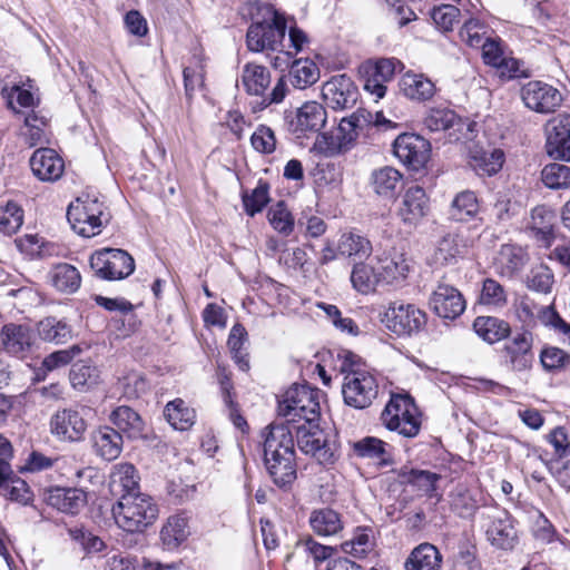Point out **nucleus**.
Returning a JSON list of instances; mask_svg holds the SVG:
<instances>
[{
  "label": "nucleus",
  "mask_w": 570,
  "mask_h": 570,
  "mask_svg": "<svg viewBox=\"0 0 570 570\" xmlns=\"http://www.w3.org/2000/svg\"><path fill=\"white\" fill-rule=\"evenodd\" d=\"M23 125L24 129L21 130L20 136L28 147H36L47 141L45 134L47 119L45 117L31 111L24 116Z\"/></svg>",
  "instance_id": "obj_49"
},
{
  "label": "nucleus",
  "mask_w": 570,
  "mask_h": 570,
  "mask_svg": "<svg viewBox=\"0 0 570 570\" xmlns=\"http://www.w3.org/2000/svg\"><path fill=\"white\" fill-rule=\"evenodd\" d=\"M450 498L452 510L461 518L472 517L478 509L476 501L471 492L462 485L456 487L451 492Z\"/></svg>",
  "instance_id": "obj_56"
},
{
  "label": "nucleus",
  "mask_w": 570,
  "mask_h": 570,
  "mask_svg": "<svg viewBox=\"0 0 570 570\" xmlns=\"http://www.w3.org/2000/svg\"><path fill=\"white\" fill-rule=\"evenodd\" d=\"M277 410L291 423L301 420L306 423L317 422L321 414L320 390L306 384H295L284 393Z\"/></svg>",
  "instance_id": "obj_5"
},
{
  "label": "nucleus",
  "mask_w": 570,
  "mask_h": 570,
  "mask_svg": "<svg viewBox=\"0 0 570 570\" xmlns=\"http://www.w3.org/2000/svg\"><path fill=\"white\" fill-rule=\"evenodd\" d=\"M482 518L488 521L485 535L492 547L504 551L514 549L518 533L514 520L507 510L490 509L482 513Z\"/></svg>",
  "instance_id": "obj_10"
},
{
  "label": "nucleus",
  "mask_w": 570,
  "mask_h": 570,
  "mask_svg": "<svg viewBox=\"0 0 570 570\" xmlns=\"http://www.w3.org/2000/svg\"><path fill=\"white\" fill-rule=\"evenodd\" d=\"M377 271L381 283L397 284L406 278L409 265L402 255H395L381 259Z\"/></svg>",
  "instance_id": "obj_48"
},
{
  "label": "nucleus",
  "mask_w": 570,
  "mask_h": 570,
  "mask_svg": "<svg viewBox=\"0 0 570 570\" xmlns=\"http://www.w3.org/2000/svg\"><path fill=\"white\" fill-rule=\"evenodd\" d=\"M322 96L330 108L344 110L354 107L358 89L348 76L340 75L323 85Z\"/></svg>",
  "instance_id": "obj_18"
},
{
  "label": "nucleus",
  "mask_w": 570,
  "mask_h": 570,
  "mask_svg": "<svg viewBox=\"0 0 570 570\" xmlns=\"http://www.w3.org/2000/svg\"><path fill=\"white\" fill-rule=\"evenodd\" d=\"M109 421L120 434L128 439H139L144 435L145 422L141 416L127 405L117 406L111 411Z\"/></svg>",
  "instance_id": "obj_28"
},
{
  "label": "nucleus",
  "mask_w": 570,
  "mask_h": 570,
  "mask_svg": "<svg viewBox=\"0 0 570 570\" xmlns=\"http://www.w3.org/2000/svg\"><path fill=\"white\" fill-rule=\"evenodd\" d=\"M373 531L367 527H357L350 540L341 544L342 551L355 558H364L374 548Z\"/></svg>",
  "instance_id": "obj_47"
},
{
  "label": "nucleus",
  "mask_w": 570,
  "mask_h": 570,
  "mask_svg": "<svg viewBox=\"0 0 570 570\" xmlns=\"http://www.w3.org/2000/svg\"><path fill=\"white\" fill-rule=\"evenodd\" d=\"M461 39L472 48H481L485 39V28L478 20H469L460 30Z\"/></svg>",
  "instance_id": "obj_64"
},
{
  "label": "nucleus",
  "mask_w": 570,
  "mask_h": 570,
  "mask_svg": "<svg viewBox=\"0 0 570 570\" xmlns=\"http://www.w3.org/2000/svg\"><path fill=\"white\" fill-rule=\"evenodd\" d=\"M370 185L376 195L394 199L403 188V175L391 166H384L372 171Z\"/></svg>",
  "instance_id": "obj_27"
},
{
  "label": "nucleus",
  "mask_w": 570,
  "mask_h": 570,
  "mask_svg": "<svg viewBox=\"0 0 570 570\" xmlns=\"http://www.w3.org/2000/svg\"><path fill=\"white\" fill-rule=\"evenodd\" d=\"M294 431L297 446L302 452L314 456L321 464L335 462L337 452L335 435L321 430L316 422H304L301 425L293 423Z\"/></svg>",
  "instance_id": "obj_7"
},
{
  "label": "nucleus",
  "mask_w": 570,
  "mask_h": 570,
  "mask_svg": "<svg viewBox=\"0 0 570 570\" xmlns=\"http://www.w3.org/2000/svg\"><path fill=\"white\" fill-rule=\"evenodd\" d=\"M400 90L412 100H428L434 95V83L423 75L407 72L400 81Z\"/></svg>",
  "instance_id": "obj_38"
},
{
  "label": "nucleus",
  "mask_w": 570,
  "mask_h": 570,
  "mask_svg": "<svg viewBox=\"0 0 570 570\" xmlns=\"http://www.w3.org/2000/svg\"><path fill=\"white\" fill-rule=\"evenodd\" d=\"M242 83L247 94L262 96L271 83V73L266 67L248 62L243 67Z\"/></svg>",
  "instance_id": "obj_37"
},
{
  "label": "nucleus",
  "mask_w": 570,
  "mask_h": 570,
  "mask_svg": "<svg viewBox=\"0 0 570 570\" xmlns=\"http://www.w3.org/2000/svg\"><path fill=\"white\" fill-rule=\"evenodd\" d=\"M351 282L353 287L362 294L374 291L375 286L381 283L377 268L364 263L355 264Z\"/></svg>",
  "instance_id": "obj_51"
},
{
  "label": "nucleus",
  "mask_w": 570,
  "mask_h": 570,
  "mask_svg": "<svg viewBox=\"0 0 570 570\" xmlns=\"http://www.w3.org/2000/svg\"><path fill=\"white\" fill-rule=\"evenodd\" d=\"M442 564V554L439 549L424 542L415 547L405 561L406 570H440Z\"/></svg>",
  "instance_id": "obj_32"
},
{
  "label": "nucleus",
  "mask_w": 570,
  "mask_h": 570,
  "mask_svg": "<svg viewBox=\"0 0 570 570\" xmlns=\"http://www.w3.org/2000/svg\"><path fill=\"white\" fill-rule=\"evenodd\" d=\"M286 35L284 18L275 13L272 22H256L249 26L246 33V43L250 51H276L282 46Z\"/></svg>",
  "instance_id": "obj_13"
},
{
  "label": "nucleus",
  "mask_w": 570,
  "mask_h": 570,
  "mask_svg": "<svg viewBox=\"0 0 570 570\" xmlns=\"http://www.w3.org/2000/svg\"><path fill=\"white\" fill-rule=\"evenodd\" d=\"M46 501L58 511L75 515L87 504V493L78 488L55 487L47 491Z\"/></svg>",
  "instance_id": "obj_24"
},
{
  "label": "nucleus",
  "mask_w": 570,
  "mask_h": 570,
  "mask_svg": "<svg viewBox=\"0 0 570 570\" xmlns=\"http://www.w3.org/2000/svg\"><path fill=\"white\" fill-rule=\"evenodd\" d=\"M67 218L77 234L89 238L101 233L110 220V214L104 202L86 195L68 206Z\"/></svg>",
  "instance_id": "obj_4"
},
{
  "label": "nucleus",
  "mask_w": 570,
  "mask_h": 570,
  "mask_svg": "<svg viewBox=\"0 0 570 570\" xmlns=\"http://www.w3.org/2000/svg\"><path fill=\"white\" fill-rule=\"evenodd\" d=\"M309 525L313 532L320 537L336 535L344 528L341 514L331 508H322L312 511Z\"/></svg>",
  "instance_id": "obj_33"
},
{
  "label": "nucleus",
  "mask_w": 570,
  "mask_h": 570,
  "mask_svg": "<svg viewBox=\"0 0 570 570\" xmlns=\"http://www.w3.org/2000/svg\"><path fill=\"white\" fill-rule=\"evenodd\" d=\"M98 377V368L87 362L75 363L69 373L71 385L77 390H83L96 384Z\"/></svg>",
  "instance_id": "obj_54"
},
{
  "label": "nucleus",
  "mask_w": 570,
  "mask_h": 570,
  "mask_svg": "<svg viewBox=\"0 0 570 570\" xmlns=\"http://www.w3.org/2000/svg\"><path fill=\"white\" fill-rule=\"evenodd\" d=\"M429 304L439 317L445 320H454L465 309V301L460 291L444 282H439Z\"/></svg>",
  "instance_id": "obj_19"
},
{
  "label": "nucleus",
  "mask_w": 570,
  "mask_h": 570,
  "mask_svg": "<svg viewBox=\"0 0 570 570\" xmlns=\"http://www.w3.org/2000/svg\"><path fill=\"white\" fill-rule=\"evenodd\" d=\"M552 311V307L539 305L529 296H522L515 303V315L525 326H534L537 320H541L542 323L547 324L548 312Z\"/></svg>",
  "instance_id": "obj_45"
},
{
  "label": "nucleus",
  "mask_w": 570,
  "mask_h": 570,
  "mask_svg": "<svg viewBox=\"0 0 570 570\" xmlns=\"http://www.w3.org/2000/svg\"><path fill=\"white\" fill-rule=\"evenodd\" d=\"M460 10L453 4H440L435 6L431 11V18L436 27L443 31H450L453 29Z\"/></svg>",
  "instance_id": "obj_62"
},
{
  "label": "nucleus",
  "mask_w": 570,
  "mask_h": 570,
  "mask_svg": "<svg viewBox=\"0 0 570 570\" xmlns=\"http://www.w3.org/2000/svg\"><path fill=\"white\" fill-rule=\"evenodd\" d=\"M546 149L553 159L570 161V115L561 114L547 122Z\"/></svg>",
  "instance_id": "obj_16"
},
{
  "label": "nucleus",
  "mask_w": 570,
  "mask_h": 570,
  "mask_svg": "<svg viewBox=\"0 0 570 570\" xmlns=\"http://www.w3.org/2000/svg\"><path fill=\"white\" fill-rule=\"evenodd\" d=\"M268 220L275 230L285 236L293 232L294 218L284 202H278L268 210Z\"/></svg>",
  "instance_id": "obj_58"
},
{
  "label": "nucleus",
  "mask_w": 570,
  "mask_h": 570,
  "mask_svg": "<svg viewBox=\"0 0 570 570\" xmlns=\"http://www.w3.org/2000/svg\"><path fill=\"white\" fill-rule=\"evenodd\" d=\"M503 161V151L494 149L490 153L483 151L480 155L473 156L472 166L479 175L492 176L502 168Z\"/></svg>",
  "instance_id": "obj_55"
},
{
  "label": "nucleus",
  "mask_w": 570,
  "mask_h": 570,
  "mask_svg": "<svg viewBox=\"0 0 570 570\" xmlns=\"http://www.w3.org/2000/svg\"><path fill=\"white\" fill-rule=\"evenodd\" d=\"M164 415L168 423L175 429L179 431L189 430L196 419V413L194 409L187 406L184 400L176 399L167 403L164 410Z\"/></svg>",
  "instance_id": "obj_39"
},
{
  "label": "nucleus",
  "mask_w": 570,
  "mask_h": 570,
  "mask_svg": "<svg viewBox=\"0 0 570 570\" xmlns=\"http://www.w3.org/2000/svg\"><path fill=\"white\" fill-rule=\"evenodd\" d=\"M430 131H449L451 140H460L462 131H470L471 125L460 118L453 110L448 108L430 109L423 120Z\"/></svg>",
  "instance_id": "obj_22"
},
{
  "label": "nucleus",
  "mask_w": 570,
  "mask_h": 570,
  "mask_svg": "<svg viewBox=\"0 0 570 570\" xmlns=\"http://www.w3.org/2000/svg\"><path fill=\"white\" fill-rule=\"evenodd\" d=\"M395 157L412 170H420L430 158L431 145L415 134H402L393 144Z\"/></svg>",
  "instance_id": "obj_15"
},
{
  "label": "nucleus",
  "mask_w": 570,
  "mask_h": 570,
  "mask_svg": "<svg viewBox=\"0 0 570 570\" xmlns=\"http://www.w3.org/2000/svg\"><path fill=\"white\" fill-rule=\"evenodd\" d=\"M373 247L368 238L356 233H344L338 240V252L342 255L365 259L372 254Z\"/></svg>",
  "instance_id": "obj_41"
},
{
  "label": "nucleus",
  "mask_w": 570,
  "mask_h": 570,
  "mask_svg": "<svg viewBox=\"0 0 570 570\" xmlns=\"http://www.w3.org/2000/svg\"><path fill=\"white\" fill-rule=\"evenodd\" d=\"M480 206L475 194L471 190L459 193L452 200L450 216L458 222H468L479 213Z\"/></svg>",
  "instance_id": "obj_46"
},
{
  "label": "nucleus",
  "mask_w": 570,
  "mask_h": 570,
  "mask_svg": "<svg viewBox=\"0 0 570 570\" xmlns=\"http://www.w3.org/2000/svg\"><path fill=\"white\" fill-rule=\"evenodd\" d=\"M264 439V459L277 458L284 455V452L295 453V442L293 436V423H272L263 432Z\"/></svg>",
  "instance_id": "obj_21"
},
{
  "label": "nucleus",
  "mask_w": 570,
  "mask_h": 570,
  "mask_svg": "<svg viewBox=\"0 0 570 570\" xmlns=\"http://www.w3.org/2000/svg\"><path fill=\"white\" fill-rule=\"evenodd\" d=\"M268 189L269 187L267 183L259 181L250 195L243 196L244 208L249 216H254L255 214L262 212L263 208L267 205L269 200Z\"/></svg>",
  "instance_id": "obj_60"
},
{
  "label": "nucleus",
  "mask_w": 570,
  "mask_h": 570,
  "mask_svg": "<svg viewBox=\"0 0 570 570\" xmlns=\"http://www.w3.org/2000/svg\"><path fill=\"white\" fill-rule=\"evenodd\" d=\"M288 77L294 88L305 89L318 80L320 69L314 61L299 59L291 65Z\"/></svg>",
  "instance_id": "obj_44"
},
{
  "label": "nucleus",
  "mask_w": 570,
  "mask_h": 570,
  "mask_svg": "<svg viewBox=\"0 0 570 570\" xmlns=\"http://www.w3.org/2000/svg\"><path fill=\"white\" fill-rule=\"evenodd\" d=\"M351 448L353 454L361 459L377 461L379 465L386 466L392 464L393 460L390 445L375 436H365L358 441L352 442Z\"/></svg>",
  "instance_id": "obj_29"
},
{
  "label": "nucleus",
  "mask_w": 570,
  "mask_h": 570,
  "mask_svg": "<svg viewBox=\"0 0 570 570\" xmlns=\"http://www.w3.org/2000/svg\"><path fill=\"white\" fill-rule=\"evenodd\" d=\"M23 223V210L14 202L0 204V232L12 235L19 230Z\"/></svg>",
  "instance_id": "obj_53"
},
{
  "label": "nucleus",
  "mask_w": 570,
  "mask_h": 570,
  "mask_svg": "<svg viewBox=\"0 0 570 570\" xmlns=\"http://www.w3.org/2000/svg\"><path fill=\"white\" fill-rule=\"evenodd\" d=\"M30 167L36 177L43 181L58 180L65 169L62 158L51 148H39L30 158Z\"/></svg>",
  "instance_id": "obj_23"
},
{
  "label": "nucleus",
  "mask_w": 570,
  "mask_h": 570,
  "mask_svg": "<svg viewBox=\"0 0 570 570\" xmlns=\"http://www.w3.org/2000/svg\"><path fill=\"white\" fill-rule=\"evenodd\" d=\"M1 350L13 357L26 360L36 347V336L26 324L8 323L0 331Z\"/></svg>",
  "instance_id": "obj_14"
},
{
  "label": "nucleus",
  "mask_w": 570,
  "mask_h": 570,
  "mask_svg": "<svg viewBox=\"0 0 570 570\" xmlns=\"http://www.w3.org/2000/svg\"><path fill=\"white\" fill-rule=\"evenodd\" d=\"M464 252V244L458 235H446L442 237L434 250L433 262L436 265H450L458 262Z\"/></svg>",
  "instance_id": "obj_43"
},
{
  "label": "nucleus",
  "mask_w": 570,
  "mask_h": 570,
  "mask_svg": "<svg viewBox=\"0 0 570 570\" xmlns=\"http://www.w3.org/2000/svg\"><path fill=\"white\" fill-rule=\"evenodd\" d=\"M480 299L482 304L501 307L507 303V293L499 282L493 278H485Z\"/></svg>",
  "instance_id": "obj_61"
},
{
  "label": "nucleus",
  "mask_w": 570,
  "mask_h": 570,
  "mask_svg": "<svg viewBox=\"0 0 570 570\" xmlns=\"http://www.w3.org/2000/svg\"><path fill=\"white\" fill-rule=\"evenodd\" d=\"M0 493L9 500L27 505L32 502L33 493L24 480L17 476L0 488Z\"/></svg>",
  "instance_id": "obj_59"
},
{
  "label": "nucleus",
  "mask_w": 570,
  "mask_h": 570,
  "mask_svg": "<svg viewBox=\"0 0 570 570\" xmlns=\"http://www.w3.org/2000/svg\"><path fill=\"white\" fill-rule=\"evenodd\" d=\"M50 432L60 441L77 442L82 440L87 430L83 415L73 409L57 411L50 419Z\"/></svg>",
  "instance_id": "obj_20"
},
{
  "label": "nucleus",
  "mask_w": 570,
  "mask_h": 570,
  "mask_svg": "<svg viewBox=\"0 0 570 570\" xmlns=\"http://www.w3.org/2000/svg\"><path fill=\"white\" fill-rule=\"evenodd\" d=\"M542 183L550 189H562L570 186V167L559 163H551L541 171Z\"/></svg>",
  "instance_id": "obj_52"
},
{
  "label": "nucleus",
  "mask_w": 570,
  "mask_h": 570,
  "mask_svg": "<svg viewBox=\"0 0 570 570\" xmlns=\"http://www.w3.org/2000/svg\"><path fill=\"white\" fill-rule=\"evenodd\" d=\"M41 340L53 344H65L72 337L71 327L57 317L49 316L38 323Z\"/></svg>",
  "instance_id": "obj_40"
},
{
  "label": "nucleus",
  "mask_w": 570,
  "mask_h": 570,
  "mask_svg": "<svg viewBox=\"0 0 570 570\" xmlns=\"http://www.w3.org/2000/svg\"><path fill=\"white\" fill-rule=\"evenodd\" d=\"M189 534L188 517L185 512H180L167 519L160 530V540L167 550H175L187 540Z\"/></svg>",
  "instance_id": "obj_31"
},
{
  "label": "nucleus",
  "mask_w": 570,
  "mask_h": 570,
  "mask_svg": "<svg viewBox=\"0 0 570 570\" xmlns=\"http://www.w3.org/2000/svg\"><path fill=\"white\" fill-rule=\"evenodd\" d=\"M356 355L346 352L341 371L345 374L342 394L346 405L354 409H366L379 394V384L373 374L356 367Z\"/></svg>",
  "instance_id": "obj_2"
},
{
  "label": "nucleus",
  "mask_w": 570,
  "mask_h": 570,
  "mask_svg": "<svg viewBox=\"0 0 570 570\" xmlns=\"http://www.w3.org/2000/svg\"><path fill=\"white\" fill-rule=\"evenodd\" d=\"M504 365L512 372H529L534 363L533 335L522 331L509 338L501 350Z\"/></svg>",
  "instance_id": "obj_12"
},
{
  "label": "nucleus",
  "mask_w": 570,
  "mask_h": 570,
  "mask_svg": "<svg viewBox=\"0 0 570 570\" xmlns=\"http://www.w3.org/2000/svg\"><path fill=\"white\" fill-rule=\"evenodd\" d=\"M382 424L404 438H415L421 430L417 406L409 394H393L381 414Z\"/></svg>",
  "instance_id": "obj_6"
},
{
  "label": "nucleus",
  "mask_w": 570,
  "mask_h": 570,
  "mask_svg": "<svg viewBox=\"0 0 570 570\" xmlns=\"http://www.w3.org/2000/svg\"><path fill=\"white\" fill-rule=\"evenodd\" d=\"M250 142L256 151L272 154L276 147L274 131L265 125H259L250 137Z\"/></svg>",
  "instance_id": "obj_63"
},
{
  "label": "nucleus",
  "mask_w": 570,
  "mask_h": 570,
  "mask_svg": "<svg viewBox=\"0 0 570 570\" xmlns=\"http://www.w3.org/2000/svg\"><path fill=\"white\" fill-rule=\"evenodd\" d=\"M95 453L104 460H116L122 451V435L111 426H99L91 433Z\"/></svg>",
  "instance_id": "obj_26"
},
{
  "label": "nucleus",
  "mask_w": 570,
  "mask_h": 570,
  "mask_svg": "<svg viewBox=\"0 0 570 570\" xmlns=\"http://www.w3.org/2000/svg\"><path fill=\"white\" fill-rule=\"evenodd\" d=\"M110 488L112 493L129 494L140 493L139 475L136 468L130 463H120L114 466L110 474Z\"/></svg>",
  "instance_id": "obj_34"
},
{
  "label": "nucleus",
  "mask_w": 570,
  "mask_h": 570,
  "mask_svg": "<svg viewBox=\"0 0 570 570\" xmlns=\"http://www.w3.org/2000/svg\"><path fill=\"white\" fill-rule=\"evenodd\" d=\"M49 278L57 291L67 294L78 291L81 284L79 271L67 263L55 265L49 272Z\"/></svg>",
  "instance_id": "obj_36"
},
{
  "label": "nucleus",
  "mask_w": 570,
  "mask_h": 570,
  "mask_svg": "<svg viewBox=\"0 0 570 570\" xmlns=\"http://www.w3.org/2000/svg\"><path fill=\"white\" fill-rule=\"evenodd\" d=\"M112 514L122 530L130 533L142 532L157 519L158 507L146 493L121 494L112 507Z\"/></svg>",
  "instance_id": "obj_3"
},
{
  "label": "nucleus",
  "mask_w": 570,
  "mask_h": 570,
  "mask_svg": "<svg viewBox=\"0 0 570 570\" xmlns=\"http://www.w3.org/2000/svg\"><path fill=\"white\" fill-rule=\"evenodd\" d=\"M265 466L273 479V482L285 488L291 485L296 479L295 453H286L277 458L264 459Z\"/></svg>",
  "instance_id": "obj_30"
},
{
  "label": "nucleus",
  "mask_w": 570,
  "mask_h": 570,
  "mask_svg": "<svg viewBox=\"0 0 570 570\" xmlns=\"http://www.w3.org/2000/svg\"><path fill=\"white\" fill-rule=\"evenodd\" d=\"M90 267L102 279L118 281L134 273L135 261L124 249L102 248L90 256Z\"/></svg>",
  "instance_id": "obj_8"
},
{
  "label": "nucleus",
  "mask_w": 570,
  "mask_h": 570,
  "mask_svg": "<svg viewBox=\"0 0 570 570\" xmlns=\"http://www.w3.org/2000/svg\"><path fill=\"white\" fill-rule=\"evenodd\" d=\"M554 219L556 215L551 209L538 206L533 208L531 214V229L538 238L549 244L553 238Z\"/></svg>",
  "instance_id": "obj_50"
},
{
  "label": "nucleus",
  "mask_w": 570,
  "mask_h": 570,
  "mask_svg": "<svg viewBox=\"0 0 570 570\" xmlns=\"http://www.w3.org/2000/svg\"><path fill=\"white\" fill-rule=\"evenodd\" d=\"M473 330L489 344L507 338L511 331L509 323L494 316H478L473 322Z\"/></svg>",
  "instance_id": "obj_35"
},
{
  "label": "nucleus",
  "mask_w": 570,
  "mask_h": 570,
  "mask_svg": "<svg viewBox=\"0 0 570 570\" xmlns=\"http://www.w3.org/2000/svg\"><path fill=\"white\" fill-rule=\"evenodd\" d=\"M520 96L527 108L542 115L556 112L563 101L562 94L556 87L540 80L524 83Z\"/></svg>",
  "instance_id": "obj_11"
},
{
  "label": "nucleus",
  "mask_w": 570,
  "mask_h": 570,
  "mask_svg": "<svg viewBox=\"0 0 570 570\" xmlns=\"http://www.w3.org/2000/svg\"><path fill=\"white\" fill-rule=\"evenodd\" d=\"M326 109L316 101H307L297 109L295 115H287L285 122L288 131L296 135L318 132L326 124Z\"/></svg>",
  "instance_id": "obj_17"
},
{
  "label": "nucleus",
  "mask_w": 570,
  "mask_h": 570,
  "mask_svg": "<svg viewBox=\"0 0 570 570\" xmlns=\"http://www.w3.org/2000/svg\"><path fill=\"white\" fill-rule=\"evenodd\" d=\"M381 322L397 336L412 335L426 324V314L413 304H391L381 315Z\"/></svg>",
  "instance_id": "obj_9"
},
{
  "label": "nucleus",
  "mask_w": 570,
  "mask_h": 570,
  "mask_svg": "<svg viewBox=\"0 0 570 570\" xmlns=\"http://www.w3.org/2000/svg\"><path fill=\"white\" fill-rule=\"evenodd\" d=\"M429 209V198L425 190L420 186H412L406 189L403 196L399 216L404 224L414 226L428 215Z\"/></svg>",
  "instance_id": "obj_25"
},
{
  "label": "nucleus",
  "mask_w": 570,
  "mask_h": 570,
  "mask_svg": "<svg viewBox=\"0 0 570 570\" xmlns=\"http://www.w3.org/2000/svg\"><path fill=\"white\" fill-rule=\"evenodd\" d=\"M373 122V115L364 108H358L351 116L341 120L337 129L317 136L315 148L326 157H333L348 151L358 135Z\"/></svg>",
  "instance_id": "obj_1"
},
{
  "label": "nucleus",
  "mask_w": 570,
  "mask_h": 570,
  "mask_svg": "<svg viewBox=\"0 0 570 570\" xmlns=\"http://www.w3.org/2000/svg\"><path fill=\"white\" fill-rule=\"evenodd\" d=\"M540 362L548 372L561 371L570 364V354L559 347L548 346L541 351Z\"/></svg>",
  "instance_id": "obj_57"
},
{
  "label": "nucleus",
  "mask_w": 570,
  "mask_h": 570,
  "mask_svg": "<svg viewBox=\"0 0 570 570\" xmlns=\"http://www.w3.org/2000/svg\"><path fill=\"white\" fill-rule=\"evenodd\" d=\"M402 483L411 485L414 490L432 498L436 489L435 484L441 479L436 473L425 470H402L400 473Z\"/></svg>",
  "instance_id": "obj_42"
}]
</instances>
